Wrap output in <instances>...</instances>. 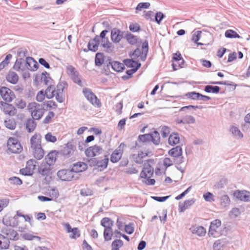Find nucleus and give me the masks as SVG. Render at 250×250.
Here are the masks:
<instances>
[{
    "label": "nucleus",
    "mask_w": 250,
    "mask_h": 250,
    "mask_svg": "<svg viewBox=\"0 0 250 250\" xmlns=\"http://www.w3.org/2000/svg\"><path fill=\"white\" fill-rule=\"evenodd\" d=\"M101 225L104 228V238L105 241H109L111 240L113 235L112 227L114 225V222L111 219L108 217H104L101 221Z\"/></svg>",
    "instance_id": "f257e3e1"
},
{
    "label": "nucleus",
    "mask_w": 250,
    "mask_h": 250,
    "mask_svg": "<svg viewBox=\"0 0 250 250\" xmlns=\"http://www.w3.org/2000/svg\"><path fill=\"white\" fill-rule=\"evenodd\" d=\"M44 106L42 104H40L33 102L29 104L28 109L31 112L32 119L35 120H40L43 115Z\"/></svg>",
    "instance_id": "f03ea898"
},
{
    "label": "nucleus",
    "mask_w": 250,
    "mask_h": 250,
    "mask_svg": "<svg viewBox=\"0 0 250 250\" xmlns=\"http://www.w3.org/2000/svg\"><path fill=\"white\" fill-rule=\"evenodd\" d=\"M34 63V68H36V63L34 62V59L30 57L26 58V60L24 59H17L13 66V69L16 71H24L26 69V65H30Z\"/></svg>",
    "instance_id": "7ed1b4c3"
},
{
    "label": "nucleus",
    "mask_w": 250,
    "mask_h": 250,
    "mask_svg": "<svg viewBox=\"0 0 250 250\" xmlns=\"http://www.w3.org/2000/svg\"><path fill=\"white\" fill-rule=\"evenodd\" d=\"M66 71L67 74L74 83L80 86H83L80 73L74 66L71 65H67Z\"/></svg>",
    "instance_id": "20e7f679"
},
{
    "label": "nucleus",
    "mask_w": 250,
    "mask_h": 250,
    "mask_svg": "<svg viewBox=\"0 0 250 250\" xmlns=\"http://www.w3.org/2000/svg\"><path fill=\"white\" fill-rule=\"evenodd\" d=\"M142 49L141 51L139 48H137L134 51L132 55L133 59H136L140 57V60L142 61H145L146 60L148 51V43L146 40L143 42Z\"/></svg>",
    "instance_id": "39448f33"
},
{
    "label": "nucleus",
    "mask_w": 250,
    "mask_h": 250,
    "mask_svg": "<svg viewBox=\"0 0 250 250\" xmlns=\"http://www.w3.org/2000/svg\"><path fill=\"white\" fill-rule=\"evenodd\" d=\"M8 149L13 153H19L22 150V146L19 140L15 138H9L7 141Z\"/></svg>",
    "instance_id": "423d86ee"
},
{
    "label": "nucleus",
    "mask_w": 250,
    "mask_h": 250,
    "mask_svg": "<svg viewBox=\"0 0 250 250\" xmlns=\"http://www.w3.org/2000/svg\"><path fill=\"white\" fill-rule=\"evenodd\" d=\"M3 223L6 225V227L3 228L1 229V232L3 235H4L5 237L8 238V240H17L18 239V234L17 232L14 230L12 228H10L8 227V225H10L7 222L5 221V219H3Z\"/></svg>",
    "instance_id": "0eeeda50"
},
{
    "label": "nucleus",
    "mask_w": 250,
    "mask_h": 250,
    "mask_svg": "<svg viewBox=\"0 0 250 250\" xmlns=\"http://www.w3.org/2000/svg\"><path fill=\"white\" fill-rule=\"evenodd\" d=\"M83 92L85 97L91 104L94 105H97L98 106L101 105L100 101L90 89L84 88L83 90Z\"/></svg>",
    "instance_id": "6e6552de"
},
{
    "label": "nucleus",
    "mask_w": 250,
    "mask_h": 250,
    "mask_svg": "<svg viewBox=\"0 0 250 250\" xmlns=\"http://www.w3.org/2000/svg\"><path fill=\"white\" fill-rule=\"evenodd\" d=\"M76 152V147L72 143H67L65 146L60 150V154L66 157L69 158L74 155Z\"/></svg>",
    "instance_id": "1a4fd4ad"
},
{
    "label": "nucleus",
    "mask_w": 250,
    "mask_h": 250,
    "mask_svg": "<svg viewBox=\"0 0 250 250\" xmlns=\"http://www.w3.org/2000/svg\"><path fill=\"white\" fill-rule=\"evenodd\" d=\"M0 94L6 102L10 103L15 98L14 93L6 87H2L0 88Z\"/></svg>",
    "instance_id": "9d476101"
},
{
    "label": "nucleus",
    "mask_w": 250,
    "mask_h": 250,
    "mask_svg": "<svg viewBox=\"0 0 250 250\" xmlns=\"http://www.w3.org/2000/svg\"><path fill=\"white\" fill-rule=\"evenodd\" d=\"M57 176L63 181H70L74 178V173L71 169H61L58 171Z\"/></svg>",
    "instance_id": "9b49d317"
},
{
    "label": "nucleus",
    "mask_w": 250,
    "mask_h": 250,
    "mask_svg": "<svg viewBox=\"0 0 250 250\" xmlns=\"http://www.w3.org/2000/svg\"><path fill=\"white\" fill-rule=\"evenodd\" d=\"M0 108L4 114L10 116H14L17 113V109L12 104L2 101L0 102Z\"/></svg>",
    "instance_id": "f8f14e48"
},
{
    "label": "nucleus",
    "mask_w": 250,
    "mask_h": 250,
    "mask_svg": "<svg viewBox=\"0 0 250 250\" xmlns=\"http://www.w3.org/2000/svg\"><path fill=\"white\" fill-rule=\"evenodd\" d=\"M103 148L98 145L89 146L85 150V154L88 157H94L102 154Z\"/></svg>",
    "instance_id": "ddd939ff"
},
{
    "label": "nucleus",
    "mask_w": 250,
    "mask_h": 250,
    "mask_svg": "<svg viewBox=\"0 0 250 250\" xmlns=\"http://www.w3.org/2000/svg\"><path fill=\"white\" fill-rule=\"evenodd\" d=\"M124 33L117 28H113L111 31V41L115 43L120 42L124 38Z\"/></svg>",
    "instance_id": "4468645a"
},
{
    "label": "nucleus",
    "mask_w": 250,
    "mask_h": 250,
    "mask_svg": "<svg viewBox=\"0 0 250 250\" xmlns=\"http://www.w3.org/2000/svg\"><path fill=\"white\" fill-rule=\"evenodd\" d=\"M172 60L175 62H173L172 64L174 70H176L178 68L183 67L185 61L180 52H177L173 54Z\"/></svg>",
    "instance_id": "2eb2a0df"
},
{
    "label": "nucleus",
    "mask_w": 250,
    "mask_h": 250,
    "mask_svg": "<svg viewBox=\"0 0 250 250\" xmlns=\"http://www.w3.org/2000/svg\"><path fill=\"white\" fill-rule=\"evenodd\" d=\"M233 195L240 201L250 202V192L246 190H236Z\"/></svg>",
    "instance_id": "dca6fc26"
},
{
    "label": "nucleus",
    "mask_w": 250,
    "mask_h": 250,
    "mask_svg": "<svg viewBox=\"0 0 250 250\" xmlns=\"http://www.w3.org/2000/svg\"><path fill=\"white\" fill-rule=\"evenodd\" d=\"M38 172L43 176H49L51 173V165L46 163H42L39 167Z\"/></svg>",
    "instance_id": "f3484780"
},
{
    "label": "nucleus",
    "mask_w": 250,
    "mask_h": 250,
    "mask_svg": "<svg viewBox=\"0 0 250 250\" xmlns=\"http://www.w3.org/2000/svg\"><path fill=\"white\" fill-rule=\"evenodd\" d=\"M153 168L149 164L145 165L140 173V177L144 179L150 178L153 174Z\"/></svg>",
    "instance_id": "a211bd4d"
},
{
    "label": "nucleus",
    "mask_w": 250,
    "mask_h": 250,
    "mask_svg": "<svg viewBox=\"0 0 250 250\" xmlns=\"http://www.w3.org/2000/svg\"><path fill=\"white\" fill-rule=\"evenodd\" d=\"M122 145H124V144H121L118 148L115 149L111 154L110 161L112 163H117L121 159L123 153V150L120 148Z\"/></svg>",
    "instance_id": "6ab92c4d"
},
{
    "label": "nucleus",
    "mask_w": 250,
    "mask_h": 250,
    "mask_svg": "<svg viewBox=\"0 0 250 250\" xmlns=\"http://www.w3.org/2000/svg\"><path fill=\"white\" fill-rule=\"evenodd\" d=\"M189 230L192 234H196L199 237H202L205 235L206 233V229L202 226H192Z\"/></svg>",
    "instance_id": "aec40b11"
},
{
    "label": "nucleus",
    "mask_w": 250,
    "mask_h": 250,
    "mask_svg": "<svg viewBox=\"0 0 250 250\" xmlns=\"http://www.w3.org/2000/svg\"><path fill=\"white\" fill-rule=\"evenodd\" d=\"M221 221L219 219H215L210 223L208 235L213 236L217 229L221 226Z\"/></svg>",
    "instance_id": "412c9836"
},
{
    "label": "nucleus",
    "mask_w": 250,
    "mask_h": 250,
    "mask_svg": "<svg viewBox=\"0 0 250 250\" xmlns=\"http://www.w3.org/2000/svg\"><path fill=\"white\" fill-rule=\"evenodd\" d=\"M42 136L40 134L35 133L30 139L31 148H35L42 146H41Z\"/></svg>",
    "instance_id": "4be33fe9"
},
{
    "label": "nucleus",
    "mask_w": 250,
    "mask_h": 250,
    "mask_svg": "<svg viewBox=\"0 0 250 250\" xmlns=\"http://www.w3.org/2000/svg\"><path fill=\"white\" fill-rule=\"evenodd\" d=\"M87 168L86 164L83 162H79L74 164L71 169L73 173H78L85 170Z\"/></svg>",
    "instance_id": "5701e85b"
},
{
    "label": "nucleus",
    "mask_w": 250,
    "mask_h": 250,
    "mask_svg": "<svg viewBox=\"0 0 250 250\" xmlns=\"http://www.w3.org/2000/svg\"><path fill=\"white\" fill-rule=\"evenodd\" d=\"M58 154V152L56 150H52L50 151L45 157V163L50 165H53L56 161Z\"/></svg>",
    "instance_id": "b1692460"
},
{
    "label": "nucleus",
    "mask_w": 250,
    "mask_h": 250,
    "mask_svg": "<svg viewBox=\"0 0 250 250\" xmlns=\"http://www.w3.org/2000/svg\"><path fill=\"white\" fill-rule=\"evenodd\" d=\"M180 142L179 134L176 132H172L169 136L168 143L170 146H174Z\"/></svg>",
    "instance_id": "393cba45"
},
{
    "label": "nucleus",
    "mask_w": 250,
    "mask_h": 250,
    "mask_svg": "<svg viewBox=\"0 0 250 250\" xmlns=\"http://www.w3.org/2000/svg\"><path fill=\"white\" fill-rule=\"evenodd\" d=\"M34 157L37 160L42 159L44 156V151L42 146L31 148Z\"/></svg>",
    "instance_id": "a878e982"
},
{
    "label": "nucleus",
    "mask_w": 250,
    "mask_h": 250,
    "mask_svg": "<svg viewBox=\"0 0 250 250\" xmlns=\"http://www.w3.org/2000/svg\"><path fill=\"white\" fill-rule=\"evenodd\" d=\"M108 160L107 158H105L102 160H97V165L95 169L100 171L104 170L107 167Z\"/></svg>",
    "instance_id": "bb28decb"
},
{
    "label": "nucleus",
    "mask_w": 250,
    "mask_h": 250,
    "mask_svg": "<svg viewBox=\"0 0 250 250\" xmlns=\"http://www.w3.org/2000/svg\"><path fill=\"white\" fill-rule=\"evenodd\" d=\"M195 202V200L194 199H192L190 200H187L184 201L183 204H179V208L180 212H183L186 209H188L189 207H190L192 205H193Z\"/></svg>",
    "instance_id": "cd10ccee"
},
{
    "label": "nucleus",
    "mask_w": 250,
    "mask_h": 250,
    "mask_svg": "<svg viewBox=\"0 0 250 250\" xmlns=\"http://www.w3.org/2000/svg\"><path fill=\"white\" fill-rule=\"evenodd\" d=\"M34 120L33 119L29 118L26 121V129L29 133L33 132L36 127L37 124Z\"/></svg>",
    "instance_id": "c85d7f7f"
},
{
    "label": "nucleus",
    "mask_w": 250,
    "mask_h": 250,
    "mask_svg": "<svg viewBox=\"0 0 250 250\" xmlns=\"http://www.w3.org/2000/svg\"><path fill=\"white\" fill-rule=\"evenodd\" d=\"M182 148L181 146H176L168 151V154L173 158L181 156L182 154Z\"/></svg>",
    "instance_id": "c756f323"
},
{
    "label": "nucleus",
    "mask_w": 250,
    "mask_h": 250,
    "mask_svg": "<svg viewBox=\"0 0 250 250\" xmlns=\"http://www.w3.org/2000/svg\"><path fill=\"white\" fill-rule=\"evenodd\" d=\"M6 79L8 82L16 84L19 80V76L15 72L10 71L6 75Z\"/></svg>",
    "instance_id": "7c9ffc66"
},
{
    "label": "nucleus",
    "mask_w": 250,
    "mask_h": 250,
    "mask_svg": "<svg viewBox=\"0 0 250 250\" xmlns=\"http://www.w3.org/2000/svg\"><path fill=\"white\" fill-rule=\"evenodd\" d=\"M112 69L117 72H121L125 69V65L124 63L119 62L117 61H113L109 63Z\"/></svg>",
    "instance_id": "2f4dec72"
},
{
    "label": "nucleus",
    "mask_w": 250,
    "mask_h": 250,
    "mask_svg": "<svg viewBox=\"0 0 250 250\" xmlns=\"http://www.w3.org/2000/svg\"><path fill=\"white\" fill-rule=\"evenodd\" d=\"M230 132L232 133L234 138L237 139H241L243 137L242 133L239 128L236 126H232L229 129Z\"/></svg>",
    "instance_id": "473e14b6"
},
{
    "label": "nucleus",
    "mask_w": 250,
    "mask_h": 250,
    "mask_svg": "<svg viewBox=\"0 0 250 250\" xmlns=\"http://www.w3.org/2000/svg\"><path fill=\"white\" fill-rule=\"evenodd\" d=\"M9 240L4 237V235L0 234V248L1 249H7L9 246Z\"/></svg>",
    "instance_id": "72a5a7b5"
},
{
    "label": "nucleus",
    "mask_w": 250,
    "mask_h": 250,
    "mask_svg": "<svg viewBox=\"0 0 250 250\" xmlns=\"http://www.w3.org/2000/svg\"><path fill=\"white\" fill-rule=\"evenodd\" d=\"M41 80L46 85L52 84L51 82L52 80L50 78L49 74L46 71L42 73Z\"/></svg>",
    "instance_id": "f704fd0d"
},
{
    "label": "nucleus",
    "mask_w": 250,
    "mask_h": 250,
    "mask_svg": "<svg viewBox=\"0 0 250 250\" xmlns=\"http://www.w3.org/2000/svg\"><path fill=\"white\" fill-rule=\"evenodd\" d=\"M101 46L104 48L106 52L111 53L113 50L114 46L108 39H106L104 42H102Z\"/></svg>",
    "instance_id": "c9c22d12"
},
{
    "label": "nucleus",
    "mask_w": 250,
    "mask_h": 250,
    "mask_svg": "<svg viewBox=\"0 0 250 250\" xmlns=\"http://www.w3.org/2000/svg\"><path fill=\"white\" fill-rule=\"evenodd\" d=\"M125 38L127 42L131 45H134L137 42V37L129 32H127L125 35Z\"/></svg>",
    "instance_id": "e433bc0d"
},
{
    "label": "nucleus",
    "mask_w": 250,
    "mask_h": 250,
    "mask_svg": "<svg viewBox=\"0 0 250 250\" xmlns=\"http://www.w3.org/2000/svg\"><path fill=\"white\" fill-rule=\"evenodd\" d=\"M48 86L45 91V94L48 99H51L54 97L55 88L52 84L48 85Z\"/></svg>",
    "instance_id": "4c0bfd02"
},
{
    "label": "nucleus",
    "mask_w": 250,
    "mask_h": 250,
    "mask_svg": "<svg viewBox=\"0 0 250 250\" xmlns=\"http://www.w3.org/2000/svg\"><path fill=\"white\" fill-rule=\"evenodd\" d=\"M141 63H139L137 64V66H135V67L133 68H132L129 70H127L126 71V74L127 75V76H124L122 77V78L123 80H127L129 79V78H131L133 74L135 73L138 69L141 67Z\"/></svg>",
    "instance_id": "58836bf2"
},
{
    "label": "nucleus",
    "mask_w": 250,
    "mask_h": 250,
    "mask_svg": "<svg viewBox=\"0 0 250 250\" xmlns=\"http://www.w3.org/2000/svg\"><path fill=\"white\" fill-rule=\"evenodd\" d=\"M152 139L151 141L155 145H158L160 142V136L159 133L156 131H154L151 134H150Z\"/></svg>",
    "instance_id": "ea45409f"
},
{
    "label": "nucleus",
    "mask_w": 250,
    "mask_h": 250,
    "mask_svg": "<svg viewBox=\"0 0 250 250\" xmlns=\"http://www.w3.org/2000/svg\"><path fill=\"white\" fill-rule=\"evenodd\" d=\"M104 55L103 53H97L95 56V65L100 66L104 63Z\"/></svg>",
    "instance_id": "a19ab883"
},
{
    "label": "nucleus",
    "mask_w": 250,
    "mask_h": 250,
    "mask_svg": "<svg viewBox=\"0 0 250 250\" xmlns=\"http://www.w3.org/2000/svg\"><path fill=\"white\" fill-rule=\"evenodd\" d=\"M220 87L218 86H212L210 85H207L205 86L204 90L207 93L212 92L213 93H218L220 91Z\"/></svg>",
    "instance_id": "79ce46f5"
},
{
    "label": "nucleus",
    "mask_w": 250,
    "mask_h": 250,
    "mask_svg": "<svg viewBox=\"0 0 250 250\" xmlns=\"http://www.w3.org/2000/svg\"><path fill=\"white\" fill-rule=\"evenodd\" d=\"M124 245L122 240L120 239H116L113 241L111 244V250H119Z\"/></svg>",
    "instance_id": "37998d69"
},
{
    "label": "nucleus",
    "mask_w": 250,
    "mask_h": 250,
    "mask_svg": "<svg viewBox=\"0 0 250 250\" xmlns=\"http://www.w3.org/2000/svg\"><path fill=\"white\" fill-rule=\"evenodd\" d=\"M152 137L150 134H145L143 135H140L138 136V141L139 142L147 143L151 141Z\"/></svg>",
    "instance_id": "c03bdc74"
},
{
    "label": "nucleus",
    "mask_w": 250,
    "mask_h": 250,
    "mask_svg": "<svg viewBox=\"0 0 250 250\" xmlns=\"http://www.w3.org/2000/svg\"><path fill=\"white\" fill-rule=\"evenodd\" d=\"M4 125L10 130H14L16 127V123L14 119H9L4 121Z\"/></svg>",
    "instance_id": "a18cd8bd"
},
{
    "label": "nucleus",
    "mask_w": 250,
    "mask_h": 250,
    "mask_svg": "<svg viewBox=\"0 0 250 250\" xmlns=\"http://www.w3.org/2000/svg\"><path fill=\"white\" fill-rule=\"evenodd\" d=\"M225 36L227 38H240V36L234 31L229 29L225 33Z\"/></svg>",
    "instance_id": "49530a36"
},
{
    "label": "nucleus",
    "mask_w": 250,
    "mask_h": 250,
    "mask_svg": "<svg viewBox=\"0 0 250 250\" xmlns=\"http://www.w3.org/2000/svg\"><path fill=\"white\" fill-rule=\"evenodd\" d=\"M230 202L229 198L227 195H223L220 198L221 206L224 208L229 206Z\"/></svg>",
    "instance_id": "de8ad7c7"
},
{
    "label": "nucleus",
    "mask_w": 250,
    "mask_h": 250,
    "mask_svg": "<svg viewBox=\"0 0 250 250\" xmlns=\"http://www.w3.org/2000/svg\"><path fill=\"white\" fill-rule=\"evenodd\" d=\"M8 181L11 184L13 185L20 186L22 184V180L19 177L13 176L8 178Z\"/></svg>",
    "instance_id": "09e8293b"
},
{
    "label": "nucleus",
    "mask_w": 250,
    "mask_h": 250,
    "mask_svg": "<svg viewBox=\"0 0 250 250\" xmlns=\"http://www.w3.org/2000/svg\"><path fill=\"white\" fill-rule=\"evenodd\" d=\"M124 64L128 67L134 68L135 66H137L139 62L133 60L132 59H125L124 61Z\"/></svg>",
    "instance_id": "8fccbe9b"
},
{
    "label": "nucleus",
    "mask_w": 250,
    "mask_h": 250,
    "mask_svg": "<svg viewBox=\"0 0 250 250\" xmlns=\"http://www.w3.org/2000/svg\"><path fill=\"white\" fill-rule=\"evenodd\" d=\"M200 95V93L195 91L188 92L185 94L187 97L193 100H199Z\"/></svg>",
    "instance_id": "3c124183"
},
{
    "label": "nucleus",
    "mask_w": 250,
    "mask_h": 250,
    "mask_svg": "<svg viewBox=\"0 0 250 250\" xmlns=\"http://www.w3.org/2000/svg\"><path fill=\"white\" fill-rule=\"evenodd\" d=\"M22 238L27 240H32L36 239L38 241L41 240V237L38 236L34 235L29 233H25L22 234Z\"/></svg>",
    "instance_id": "603ef678"
},
{
    "label": "nucleus",
    "mask_w": 250,
    "mask_h": 250,
    "mask_svg": "<svg viewBox=\"0 0 250 250\" xmlns=\"http://www.w3.org/2000/svg\"><path fill=\"white\" fill-rule=\"evenodd\" d=\"M48 197L51 198V201L57 199L59 195V191L56 188H51V189L48 192Z\"/></svg>",
    "instance_id": "864d4df0"
},
{
    "label": "nucleus",
    "mask_w": 250,
    "mask_h": 250,
    "mask_svg": "<svg viewBox=\"0 0 250 250\" xmlns=\"http://www.w3.org/2000/svg\"><path fill=\"white\" fill-rule=\"evenodd\" d=\"M27 54V51L26 49L22 48H19L17 52V59H24V58L26 57Z\"/></svg>",
    "instance_id": "5fc2aeb1"
},
{
    "label": "nucleus",
    "mask_w": 250,
    "mask_h": 250,
    "mask_svg": "<svg viewBox=\"0 0 250 250\" xmlns=\"http://www.w3.org/2000/svg\"><path fill=\"white\" fill-rule=\"evenodd\" d=\"M68 84L65 81L60 83L57 85V89H55V92H60L63 93L64 88H67Z\"/></svg>",
    "instance_id": "6e6d98bb"
},
{
    "label": "nucleus",
    "mask_w": 250,
    "mask_h": 250,
    "mask_svg": "<svg viewBox=\"0 0 250 250\" xmlns=\"http://www.w3.org/2000/svg\"><path fill=\"white\" fill-rule=\"evenodd\" d=\"M54 96L56 100L60 103H62L64 101L65 97L63 93L60 92H55Z\"/></svg>",
    "instance_id": "4d7b16f0"
},
{
    "label": "nucleus",
    "mask_w": 250,
    "mask_h": 250,
    "mask_svg": "<svg viewBox=\"0 0 250 250\" xmlns=\"http://www.w3.org/2000/svg\"><path fill=\"white\" fill-rule=\"evenodd\" d=\"M72 233L69 235V237L71 239H76L80 236V231L78 228H73Z\"/></svg>",
    "instance_id": "13d9d810"
},
{
    "label": "nucleus",
    "mask_w": 250,
    "mask_h": 250,
    "mask_svg": "<svg viewBox=\"0 0 250 250\" xmlns=\"http://www.w3.org/2000/svg\"><path fill=\"white\" fill-rule=\"evenodd\" d=\"M10 200L8 198L0 199V212L9 204Z\"/></svg>",
    "instance_id": "bf43d9fd"
},
{
    "label": "nucleus",
    "mask_w": 250,
    "mask_h": 250,
    "mask_svg": "<svg viewBox=\"0 0 250 250\" xmlns=\"http://www.w3.org/2000/svg\"><path fill=\"white\" fill-rule=\"evenodd\" d=\"M183 119L184 124H194L195 123V118L191 115H187L183 117Z\"/></svg>",
    "instance_id": "052dcab7"
},
{
    "label": "nucleus",
    "mask_w": 250,
    "mask_h": 250,
    "mask_svg": "<svg viewBox=\"0 0 250 250\" xmlns=\"http://www.w3.org/2000/svg\"><path fill=\"white\" fill-rule=\"evenodd\" d=\"M36 163L37 162L35 160L30 159L27 162L26 167L28 168H30V169L33 172V170L36 169Z\"/></svg>",
    "instance_id": "680f3d73"
},
{
    "label": "nucleus",
    "mask_w": 250,
    "mask_h": 250,
    "mask_svg": "<svg viewBox=\"0 0 250 250\" xmlns=\"http://www.w3.org/2000/svg\"><path fill=\"white\" fill-rule=\"evenodd\" d=\"M165 17V16L162 12H158L155 14V21L158 24H160Z\"/></svg>",
    "instance_id": "e2e57ef3"
},
{
    "label": "nucleus",
    "mask_w": 250,
    "mask_h": 250,
    "mask_svg": "<svg viewBox=\"0 0 250 250\" xmlns=\"http://www.w3.org/2000/svg\"><path fill=\"white\" fill-rule=\"evenodd\" d=\"M15 104L18 108L23 109L25 107L26 104L22 99H17L16 100Z\"/></svg>",
    "instance_id": "0e129e2a"
},
{
    "label": "nucleus",
    "mask_w": 250,
    "mask_h": 250,
    "mask_svg": "<svg viewBox=\"0 0 250 250\" xmlns=\"http://www.w3.org/2000/svg\"><path fill=\"white\" fill-rule=\"evenodd\" d=\"M43 106L46 107V108H53V109H56L57 107V104L55 102L53 101H48L46 102H44L43 104Z\"/></svg>",
    "instance_id": "69168bd1"
},
{
    "label": "nucleus",
    "mask_w": 250,
    "mask_h": 250,
    "mask_svg": "<svg viewBox=\"0 0 250 250\" xmlns=\"http://www.w3.org/2000/svg\"><path fill=\"white\" fill-rule=\"evenodd\" d=\"M150 4L149 2H141L139 3L137 7H136V9L137 10L141 11L143 9H146L149 8Z\"/></svg>",
    "instance_id": "338daca9"
},
{
    "label": "nucleus",
    "mask_w": 250,
    "mask_h": 250,
    "mask_svg": "<svg viewBox=\"0 0 250 250\" xmlns=\"http://www.w3.org/2000/svg\"><path fill=\"white\" fill-rule=\"evenodd\" d=\"M170 133V129L167 126H162L161 130V133L163 138L167 137Z\"/></svg>",
    "instance_id": "774afa93"
}]
</instances>
